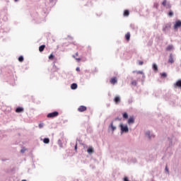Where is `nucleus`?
Returning <instances> with one entry per match:
<instances>
[{"label": "nucleus", "mask_w": 181, "mask_h": 181, "mask_svg": "<svg viewBox=\"0 0 181 181\" xmlns=\"http://www.w3.org/2000/svg\"><path fill=\"white\" fill-rule=\"evenodd\" d=\"M16 112H23V107H18L16 109Z\"/></svg>", "instance_id": "obj_12"}, {"label": "nucleus", "mask_w": 181, "mask_h": 181, "mask_svg": "<svg viewBox=\"0 0 181 181\" xmlns=\"http://www.w3.org/2000/svg\"><path fill=\"white\" fill-rule=\"evenodd\" d=\"M18 1H19V0H15V2H18Z\"/></svg>", "instance_id": "obj_39"}, {"label": "nucleus", "mask_w": 181, "mask_h": 181, "mask_svg": "<svg viewBox=\"0 0 181 181\" xmlns=\"http://www.w3.org/2000/svg\"><path fill=\"white\" fill-rule=\"evenodd\" d=\"M123 118H124V119H128V113H123Z\"/></svg>", "instance_id": "obj_21"}, {"label": "nucleus", "mask_w": 181, "mask_h": 181, "mask_svg": "<svg viewBox=\"0 0 181 181\" xmlns=\"http://www.w3.org/2000/svg\"><path fill=\"white\" fill-rule=\"evenodd\" d=\"M93 152H94V150L91 148V153H93Z\"/></svg>", "instance_id": "obj_37"}, {"label": "nucleus", "mask_w": 181, "mask_h": 181, "mask_svg": "<svg viewBox=\"0 0 181 181\" xmlns=\"http://www.w3.org/2000/svg\"><path fill=\"white\" fill-rule=\"evenodd\" d=\"M134 122H135V118H134V117H130L127 122L129 124H134Z\"/></svg>", "instance_id": "obj_7"}, {"label": "nucleus", "mask_w": 181, "mask_h": 181, "mask_svg": "<svg viewBox=\"0 0 181 181\" xmlns=\"http://www.w3.org/2000/svg\"><path fill=\"white\" fill-rule=\"evenodd\" d=\"M78 111L79 112H84V111H87V107L81 105L78 108Z\"/></svg>", "instance_id": "obj_5"}, {"label": "nucleus", "mask_w": 181, "mask_h": 181, "mask_svg": "<svg viewBox=\"0 0 181 181\" xmlns=\"http://www.w3.org/2000/svg\"><path fill=\"white\" fill-rule=\"evenodd\" d=\"M122 132H129V129H128V126H124L123 124L120 125Z\"/></svg>", "instance_id": "obj_3"}, {"label": "nucleus", "mask_w": 181, "mask_h": 181, "mask_svg": "<svg viewBox=\"0 0 181 181\" xmlns=\"http://www.w3.org/2000/svg\"><path fill=\"white\" fill-rule=\"evenodd\" d=\"M165 170L168 173H169V169H168V166L165 167Z\"/></svg>", "instance_id": "obj_32"}, {"label": "nucleus", "mask_w": 181, "mask_h": 181, "mask_svg": "<svg viewBox=\"0 0 181 181\" xmlns=\"http://www.w3.org/2000/svg\"><path fill=\"white\" fill-rule=\"evenodd\" d=\"M21 181H26V180H21Z\"/></svg>", "instance_id": "obj_40"}, {"label": "nucleus", "mask_w": 181, "mask_h": 181, "mask_svg": "<svg viewBox=\"0 0 181 181\" xmlns=\"http://www.w3.org/2000/svg\"><path fill=\"white\" fill-rule=\"evenodd\" d=\"M146 134L148 136L149 139H151V132H147Z\"/></svg>", "instance_id": "obj_28"}, {"label": "nucleus", "mask_w": 181, "mask_h": 181, "mask_svg": "<svg viewBox=\"0 0 181 181\" xmlns=\"http://www.w3.org/2000/svg\"><path fill=\"white\" fill-rule=\"evenodd\" d=\"M44 144H49L50 142V139L49 138H45L43 140Z\"/></svg>", "instance_id": "obj_17"}, {"label": "nucleus", "mask_w": 181, "mask_h": 181, "mask_svg": "<svg viewBox=\"0 0 181 181\" xmlns=\"http://www.w3.org/2000/svg\"><path fill=\"white\" fill-rule=\"evenodd\" d=\"M133 73H136V74H144L142 71H133Z\"/></svg>", "instance_id": "obj_20"}, {"label": "nucleus", "mask_w": 181, "mask_h": 181, "mask_svg": "<svg viewBox=\"0 0 181 181\" xmlns=\"http://www.w3.org/2000/svg\"><path fill=\"white\" fill-rule=\"evenodd\" d=\"M129 16V11L125 10L124 12V16Z\"/></svg>", "instance_id": "obj_18"}, {"label": "nucleus", "mask_w": 181, "mask_h": 181, "mask_svg": "<svg viewBox=\"0 0 181 181\" xmlns=\"http://www.w3.org/2000/svg\"><path fill=\"white\" fill-rule=\"evenodd\" d=\"M173 45H168V46L166 47L167 52H170V50H173Z\"/></svg>", "instance_id": "obj_16"}, {"label": "nucleus", "mask_w": 181, "mask_h": 181, "mask_svg": "<svg viewBox=\"0 0 181 181\" xmlns=\"http://www.w3.org/2000/svg\"><path fill=\"white\" fill-rule=\"evenodd\" d=\"M75 151H77V144L75 145Z\"/></svg>", "instance_id": "obj_36"}, {"label": "nucleus", "mask_w": 181, "mask_h": 181, "mask_svg": "<svg viewBox=\"0 0 181 181\" xmlns=\"http://www.w3.org/2000/svg\"><path fill=\"white\" fill-rule=\"evenodd\" d=\"M125 39L127 42H129V39H131V33H127L126 35H125Z\"/></svg>", "instance_id": "obj_11"}, {"label": "nucleus", "mask_w": 181, "mask_h": 181, "mask_svg": "<svg viewBox=\"0 0 181 181\" xmlns=\"http://www.w3.org/2000/svg\"><path fill=\"white\" fill-rule=\"evenodd\" d=\"M168 16H173V11H169Z\"/></svg>", "instance_id": "obj_29"}, {"label": "nucleus", "mask_w": 181, "mask_h": 181, "mask_svg": "<svg viewBox=\"0 0 181 181\" xmlns=\"http://www.w3.org/2000/svg\"><path fill=\"white\" fill-rule=\"evenodd\" d=\"M166 4H167V1L166 0H163L162 5L163 6H166Z\"/></svg>", "instance_id": "obj_26"}, {"label": "nucleus", "mask_w": 181, "mask_h": 181, "mask_svg": "<svg viewBox=\"0 0 181 181\" xmlns=\"http://www.w3.org/2000/svg\"><path fill=\"white\" fill-rule=\"evenodd\" d=\"M18 62H23V56H20L18 57Z\"/></svg>", "instance_id": "obj_25"}, {"label": "nucleus", "mask_w": 181, "mask_h": 181, "mask_svg": "<svg viewBox=\"0 0 181 181\" xmlns=\"http://www.w3.org/2000/svg\"><path fill=\"white\" fill-rule=\"evenodd\" d=\"M114 101H115V104H119V103H121V98L119 96H116L114 98Z\"/></svg>", "instance_id": "obj_6"}, {"label": "nucleus", "mask_w": 181, "mask_h": 181, "mask_svg": "<svg viewBox=\"0 0 181 181\" xmlns=\"http://www.w3.org/2000/svg\"><path fill=\"white\" fill-rule=\"evenodd\" d=\"M136 84H137L136 81H132V86H136Z\"/></svg>", "instance_id": "obj_27"}, {"label": "nucleus", "mask_w": 181, "mask_h": 181, "mask_svg": "<svg viewBox=\"0 0 181 181\" xmlns=\"http://www.w3.org/2000/svg\"><path fill=\"white\" fill-rule=\"evenodd\" d=\"M174 87L176 88V87H180L181 88V80H178L175 84Z\"/></svg>", "instance_id": "obj_9"}, {"label": "nucleus", "mask_w": 181, "mask_h": 181, "mask_svg": "<svg viewBox=\"0 0 181 181\" xmlns=\"http://www.w3.org/2000/svg\"><path fill=\"white\" fill-rule=\"evenodd\" d=\"M172 25L170 23L165 24L163 28V32H168L171 28Z\"/></svg>", "instance_id": "obj_4"}, {"label": "nucleus", "mask_w": 181, "mask_h": 181, "mask_svg": "<svg viewBox=\"0 0 181 181\" xmlns=\"http://www.w3.org/2000/svg\"><path fill=\"white\" fill-rule=\"evenodd\" d=\"M71 90H76L77 88V83H72L71 85Z\"/></svg>", "instance_id": "obj_15"}, {"label": "nucleus", "mask_w": 181, "mask_h": 181, "mask_svg": "<svg viewBox=\"0 0 181 181\" xmlns=\"http://www.w3.org/2000/svg\"><path fill=\"white\" fill-rule=\"evenodd\" d=\"M110 83L111 84H115V83H117V78L116 77H114V78H110Z\"/></svg>", "instance_id": "obj_13"}, {"label": "nucleus", "mask_w": 181, "mask_h": 181, "mask_svg": "<svg viewBox=\"0 0 181 181\" xmlns=\"http://www.w3.org/2000/svg\"><path fill=\"white\" fill-rule=\"evenodd\" d=\"M45 47H46V45H42L41 46L39 47V52H43V50H45Z\"/></svg>", "instance_id": "obj_14"}, {"label": "nucleus", "mask_w": 181, "mask_h": 181, "mask_svg": "<svg viewBox=\"0 0 181 181\" xmlns=\"http://www.w3.org/2000/svg\"><path fill=\"white\" fill-rule=\"evenodd\" d=\"M21 153H25V150H24V149H22V150L21 151Z\"/></svg>", "instance_id": "obj_35"}, {"label": "nucleus", "mask_w": 181, "mask_h": 181, "mask_svg": "<svg viewBox=\"0 0 181 181\" xmlns=\"http://www.w3.org/2000/svg\"><path fill=\"white\" fill-rule=\"evenodd\" d=\"M76 60H77L78 62H80V60H81V59H80V58H76Z\"/></svg>", "instance_id": "obj_34"}, {"label": "nucleus", "mask_w": 181, "mask_h": 181, "mask_svg": "<svg viewBox=\"0 0 181 181\" xmlns=\"http://www.w3.org/2000/svg\"><path fill=\"white\" fill-rule=\"evenodd\" d=\"M43 123H40L39 124V128H42L43 127Z\"/></svg>", "instance_id": "obj_31"}, {"label": "nucleus", "mask_w": 181, "mask_h": 181, "mask_svg": "<svg viewBox=\"0 0 181 181\" xmlns=\"http://www.w3.org/2000/svg\"><path fill=\"white\" fill-rule=\"evenodd\" d=\"M83 149L84 151L88 152V153H91V147H88L87 146H84Z\"/></svg>", "instance_id": "obj_8"}, {"label": "nucleus", "mask_w": 181, "mask_h": 181, "mask_svg": "<svg viewBox=\"0 0 181 181\" xmlns=\"http://www.w3.org/2000/svg\"><path fill=\"white\" fill-rule=\"evenodd\" d=\"M153 69L154 71H158V65H156V64H154L153 65Z\"/></svg>", "instance_id": "obj_19"}, {"label": "nucleus", "mask_w": 181, "mask_h": 181, "mask_svg": "<svg viewBox=\"0 0 181 181\" xmlns=\"http://www.w3.org/2000/svg\"><path fill=\"white\" fill-rule=\"evenodd\" d=\"M179 28H181V21L177 20L174 24V29L175 30H177V29H179Z\"/></svg>", "instance_id": "obj_2"}, {"label": "nucleus", "mask_w": 181, "mask_h": 181, "mask_svg": "<svg viewBox=\"0 0 181 181\" xmlns=\"http://www.w3.org/2000/svg\"><path fill=\"white\" fill-rule=\"evenodd\" d=\"M110 127H111V129H112V131H115V129H117V127H115L112 124V123H111Z\"/></svg>", "instance_id": "obj_24"}, {"label": "nucleus", "mask_w": 181, "mask_h": 181, "mask_svg": "<svg viewBox=\"0 0 181 181\" xmlns=\"http://www.w3.org/2000/svg\"><path fill=\"white\" fill-rule=\"evenodd\" d=\"M76 71H80V68H79V67H77V68L76 69Z\"/></svg>", "instance_id": "obj_33"}, {"label": "nucleus", "mask_w": 181, "mask_h": 181, "mask_svg": "<svg viewBox=\"0 0 181 181\" xmlns=\"http://www.w3.org/2000/svg\"><path fill=\"white\" fill-rule=\"evenodd\" d=\"M76 56H78V52H76Z\"/></svg>", "instance_id": "obj_38"}, {"label": "nucleus", "mask_w": 181, "mask_h": 181, "mask_svg": "<svg viewBox=\"0 0 181 181\" xmlns=\"http://www.w3.org/2000/svg\"><path fill=\"white\" fill-rule=\"evenodd\" d=\"M168 62L170 63L171 64L174 63L173 54H170Z\"/></svg>", "instance_id": "obj_10"}, {"label": "nucleus", "mask_w": 181, "mask_h": 181, "mask_svg": "<svg viewBox=\"0 0 181 181\" xmlns=\"http://www.w3.org/2000/svg\"><path fill=\"white\" fill-rule=\"evenodd\" d=\"M139 66H142V64H144V62L139 61Z\"/></svg>", "instance_id": "obj_30"}, {"label": "nucleus", "mask_w": 181, "mask_h": 181, "mask_svg": "<svg viewBox=\"0 0 181 181\" xmlns=\"http://www.w3.org/2000/svg\"><path fill=\"white\" fill-rule=\"evenodd\" d=\"M54 59V55H53V54H51L49 56V60H53Z\"/></svg>", "instance_id": "obj_23"}, {"label": "nucleus", "mask_w": 181, "mask_h": 181, "mask_svg": "<svg viewBox=\"0 0 181 181\" xmlns=\"http://www.w3.org/2000/svg\"><path fill=\"white\" fill-rule=\"evenodd\" d=\"M161 77H163L164 78L168 77V74L165 72H163L160 74Z\"/></svg>", "instance_id": "obj_22"}, {"label": "nucleus", "mask_w": 181, "mask_h": 181, "mask_svg": "<svg viewBox=\"0 0 181 181\" xmlns=\"http://www.w3.org/2000/svg\"><path fill=\"white\" fill-rule=\"evenodd\" d=\"M59 116V112H53L51 113H49L47 117V118H55V117Z\"/></svg>", "instance_id": "obj_1"}]
</instances>
